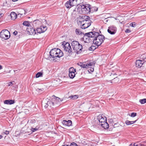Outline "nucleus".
<instances>
[{
  "instance_id": "f257e3e1",
  "label": "nucleus",
  "mask_w": 146,
  "mask_h": 146,
  "mask_svg": "<svg viewBox=\"0 0 146 146\" xmlns=\"http://www.w3.org/2000/svg\"><path fill=\"white\" fill-rule=\"evenodd\" d=\"M50 56L48 58V59L50 60L51 57L52 58L55 57L60 58L63 55L62 51L58 48H54L52 49L50 52Z\"/></svg>"
},
{
  "instance_id": "f03ea898",
  "label": "nucleus",
  "mask_w": 146,
  "mask_h": 146,
  "mask_svg": "<svg viewBox=\"0 0 146 146\" xmlns=\"http://www.w3.org/2000/svg\"><path fill=\"white\" fill-rule=\"evenodd\" d=\"M71 44L74 52H76L78 54L82 52V46L78 41H73L71 42Z\"/></svg>"
},
{
  "instance_id": "7ed1b4c3",
  "label": "nucleus",
  "mask_w": 146,
  "mask_h": 146,
  "mask_svg": "<svg viewBox=\"0 0 146 146\" xmlns=\"http://www.w3.org/2000/svg\"><path fill=\"white\" fill-rule=\"evenodd\" d=\"M62 45L63 46V48L64 50L67 52L69 53V55H71L72 54L73 52L71 46L68 42H66L64 41L62 42Z\"/></svg>"
},
{
  "instance_id": "20e7f679",
  "label": "nucleus",
  "mask_w": 146,
  "mask_h": 146,
  "mask_svg": "<svg viewBox=\"0 0 146 146\" xmlns=\"http://www.w3.org/2000/svg\"><path fill=\"white\" fill-rule=\"evenodd\" d=\"M9 32L6 29L2 31L0 33V37L4 40L8 39L10 37Z\"/></svg>"
},
{
  "instance_id": "39448f33",
  "label": "nucleus",
  "mask_w": 146,
  "mask_h": 146,
  "mask_svg": "<svg viewBox=\"0 0 146 146\" xmlns=\"http://www.w3.org/2000/svg\"><path fill=\"white\" fill-rule=\"evenodd\" d=\"M79 8L81 9L83 13L88 14L90 12V5H82L80 6Z\"/></svg>"
},
{
  "instance_id": "423d86ee",
  "label": "nucleus",
  "mask_w": 146,
  "mask_h": 146,
  "mask_svg": "<svg viewBox=\"0 0 146 146\" xmlns=\"http://www.w3.org/2000/svg\"><path fill=\"white\" fill-rule=\"evenodd\" d=\"M80 26L82 29H85L89 27L91 25L92 22L91 21H80Z\"/></svg>"
},
{
  "instance_id": "0eeeda50",
  "label": "nucleus",
  "mask_w": 146,
  "mask_h": 146,
  "mask_svg": "<svg viewBox=\"0 0 146 146\" xmlns=\"http://www.w3.org/2000/svg\"><path fill=\"white\" fill-rule=\"evenodd\" d=\"M78 64L81 67L85 68H89L93 65H94L95 63L94 62H90L88 64H85L83 63L80 62Z\"/></svg>"
},
{
  "instance_id": "6e6552de",
  "label": "nucleus",
  "mask_w": 146,
  "mask_h": 146,
  "mask_svg": "<svg viewBox=\"0 0 146 146\" xmlns=\"http://www.w3.org/2000/svg\"><path fill=\"white\" fill-rule=\"evenodd\" d=\"M117 28L115 26L112 25L108 27V32L111 35L114 34L116 32Z\"/></svg>"
},
{
  "instance_id": "1a4fd4ad",
  "label": "nucleus",
  "mask_w": 146,
  "mask_h": 146,
  "mask_svg": "<svg viewBox=\"0 0 146 146\" xmlns=\"http://www.w3.org/2000/svg\"><path fill=\"white\" fill-rule=\"evenodd\" d=\"M52 99L53 101L54 106L56 107L58 106L60 104V102L62 101L60 98L55 96H54Z\"/></svg>"
},
{
  "instance_id": "9d476101",
  "label": "nucleus",
  "mask_w": 146,
  "mask_h": 146,
  "mask_svg": "<svg viewBox=\"0 0 146 146\" xmlns=\"http://www.w3.org/2000/svg\"><path fill=\"white\" fill-rule=\"evenodd\" d=\"M98 32L93 31V32H91L86 33L84 35H86L89 38H92L94 37H96V36H97V35H98Z\"/></svg>"
},
{
  "instance_id": "9b49d317",
  "label": "nucleus",
  "mask_w": 146,
  "mask_h": 146,
  "mask_svg": "<svg viewBox=\"0 0 146 146\" xmlns=\"http://www.w3.org/2000/svg\"><path fill=\"white\" fill-rule=\"evenodd\" d=\"M98 119L100 124H102L106 121V118L105 117H104L102 115H99L98 117Z\"/></svg>"
},
{
  "instance_id": "f8f14e48",
  "label": "nucleus",
  "mask_w": 146,
  "mask_h": 146,
  "mask_svg": "<svg viewBox=\"0 0 146 146\" xmlns=\"http://www.w3.org/2000/svg\"><path fill=\"white\" fill-rule=\"evenodd\" d=\"M27 30L31 35H34L36 34L35 29L33 27H28L27 28Z\"/></svg>"
},
{
  "instance_id": "ddd939ff",
  "label": "nucleus",
  "mask_w": 146,
  "mask_h": 146,
  "mask_svg": "<svg viewBox=\"0 0 146 146\" xmlns=\"http://www.w3.org/2000/svg\"><path fill=\"white\" fill-rule=\"evenodd\" d=\"M99 40L98 36L94 37L93 40V43L96 45V46H98L101 44V41H100Z\"/></svg>"
},
{
  "instance_id": "4468645a",
  "label": "nucleus",
  "mask_w": 146,
  "mask_h": 146,
  "mask_svg": "<svg viewBox=\"0 0 146 146\" xmlns=\"http://www.w3.org/2000/svg\"><path fill=\"white\" fill-rule=\"evenodd\" d=\"M145 64L144 62L140 60H136L135 62L136 66V67L138 68L141 67L143 65H144Z\"/></svg>"
},
{
  "instance_id": "2eb2a0df",
  "label": "nucleus",
  "mask_w": 146,
  "mask_h": 146,
  "mask_svg": "<svg viewBox=\"0 0 146 146\" xmlns=\"http://www.w3.org/2000/svg\"><path fill=\"white\" fill-rule=\"evenodd\" d=\"M62 123L64 125L70 126L72 125V121L70 120H63L62 121Z\"/></svg>"
},
{
  "instance_id": "dca6fc26",
  "label": "nucleus",
  "mask_w": 146,
  "mask_h": 146,
  "mask_svg": "<svg viewBox=\"0 0 146 146\" xmlns=\"http://www.w3.org/2000/svg\"><path fill=\"white\" fill-rule=\"evenodd\" d=\"M4 104L8 105H11L15 103V101L12 100H6L4 101Z\"/></svg>"
},
{
  "instance_id": "f3484780",
  "label": "nucleus",
  "mask_w": 146,
  "mask_h": 146,
  "mask_svg": "<svg viewBox=\"0 0 146 146\" xmlns=\"http://www.w3.org/2000/svg\"><path fill=\"white\" fill-rule=\"evenodd\" d=\"M83 40L85 42L89 43L90 42L91 39L86 35H84L83 37Z\"/></svg>"
},
{
  "instance_id": "a211bd4d",
  "label": "nucleus",
  "mask_w": 146,
  "mask_h": 146,
  "mask_svg": "<svg viewBox=\"0 0 146 146\" xmlns=\"http://www.w3.org/2000/svg\"><path fill=\"white\" fill-rule=\"evenodd\" d=\"M98 35L97 36H96V37L98 36V38L99 39L100 41H101V44L104 41V40H105V37L104 35H100L99 33H98Z\"/></svg>"
},
{
  "instance_id": "6ab92c4d",
  "label": "nucleus",
  "mask_w": 146,
  "mask_h": 146,
  "mask_svg": "<svg viewBox=\"0 0 146 146\" xmlns=\"http://www.w3.org/2000/svg\"><path fill=\"white\" fill-rule=\"evenodd\" d=\"M82 20L81 21H91L90 20V18L89 16H83L81 17Z\"/></svg>"
},
{
  "instance_id": "aec40b11",
  "label": "nucleus",
  "mask_w": 146,
  "mask_h": 146,
  "mask_svg": "<svg viewBox=\"0 0 146 146\" xmlns=\"http://www.w3.org/2000/svg\"><path fill=\"white\" fill-rule=\"evenodd\" d=\"M100 125L101 126L105 129H108L109 127V125L108 123L106 122H105V123H103L102 124H100Z\"/></svg>"
},
{
  "instance_id": "412c9836",
  "label": "nucleus",
  "mask_w": 146,
  "mask_h": 146,
  "mask_svg": "<svg viewBox=\"0 0 146 146\" xmlns=\"http://www.w3.org/2000/svg\"><path fill=\"white\" fill-rule=\"evenodd\" d=\"M65 6L67 8H69L71 7V6H73V5L70 3V2L69 1H67L65 4Z\"/></svg>"
},
{
  "instance_id": "4be33fe9",
  "label": "nucleus",
  "mask_w": 146,
  "mask_h": 146,
  "mask_svg": "<svg viewBox=\"0 0 146 146\" xmlns=\"http://www.w3.org/2000/svg\"><path fill=\"white\" fill-rule=\"evenodd\" d=\"M10 16L12 19L14 20L16 18L17 15L15 13L12 12L10 14Z\"/></svg>"
},
{
  "instance_id": "5701e85b",
  "label": "nucleus",
  "mask_w": 146,
  "mask_h": 146,
  "mask_svg": "<svg viewBox=\"0 0 146 146\" xmlns=\"http://www.w3.org/2000/svg\"><path fill=\"white\" fill-rule=\"evenodd\" d=\"M98 9V8L96 7H90V12L92 13L96 11H97Z\"/></svg>"
},
{
  "instance_id": "b1692460",
  "label": "nucleus",
  "mask_w": 146,
  "mask_h": 146,
  "mask_svg": "<svg viewBox=\"0 0 146 146\" xmlns=\"http://www.w3.org/2000/svg\"><path fill=\"white\" fill-rule=\"evenodd\" d=\"M119 79L116 77L115 78H114L111 81V83H117L119 82Z\"/></svg>"
},
{
  "instance_id": "393cba45",
  "label": "nucleus",
  "mask_w": 146,
  "mask_h": 146,
  "mask_svg": "<svg viewBox=\"0 0 146 146\" xmlns=\"http://www.w3.org/2000/svg\"><path fill=\"white\" fill-rule=\"evenodd\" d=\"M140 60H141L142 61L144 62V63L145 64V63L146 62V58L145 56L144 55L141 56L140 57Z\"/></svg>"
},
{
  "instance_id": "a878e982",
  "label": "nucleus",
  "mask_w": 146,
  "mask_h": 146,
  "mask_svg": "<svg viewBox=\"0 0 146 146\" xmlns=\"http://www.w3.org/2000/svg\"><path fill=\"white\" fill-rule=\"evenodd\" d=\"M75 76V72L69 73V76L71 78H73Z\"/></svg>"
},
{
  "instance_id": "bb28decb",
  "label": "nucleus",
  "mask_w": 146,
  "mask_h": 146,
  "mask_svg": "<svg viewBox=\"0 0 146 146\" xmlns=\"http://www.w3.org/2000/svg\"><path fill=\"white\" fill-rule=\"evenodd\" d=\"M40 27L43 33L45 32L47 30V27L46 26H44L43 25H42V26H41Z\"/></svg>"
},
{
  "instance_id": "cd10ccee",
  "label": "nucleus",
  "mask_w": 146,
  "mask_h": 146,
  "mask_svg": "<svg viewBox=\"0 0 146 146\" xmlns=\"http://www.w3.org/2000/svg\"><path fill=\"white\" fill-rule=\"evenodd\" d=\"M98 46H95L92 45L91 47H90L89 48V50H95L96 48H97Z\"/></svg>"
},
{
  "instance_id": "c85d7f7f",
  "label": "nucleus",
  "mask_w": 146,
  "mask_h": 146,
  "mask_svg": "<svg viewBox=\"0 0 146 146\" xmlns=\"http://www.w3.org/2000/svg\"><path fill=\"white\" fill-rule=\"evenodd\" d=\"M75 32L76 34L77 35H80L82 33L80 30L78 29H76Z\"/></svg>"
},
{
  "instance_id": "c756f323",
  "label": "nucleus",
  "mask_w": 146,
  "mask_h": 146,
  "mask_svg": "<svg viewBox=\"0 0 146 146\" xmlns=\"http://www.w3.org/2000/svg\"><path fill=\"white\" fill-rule=\"evenodd\" d=\"M48 105L50 107H52V106H54L53 101L52 99L51 101H49L47 102Z\"/></svg>"
},
{
  "instance_id": "7c9ffc66",
  "label": "nucleus",
  "mask_w": 146,
  "mask_h": 146,
  "mask_svg": "<svg viewBox=\"0 0 146 146\" xmlns=\"http://www.w3.org/2000/svg\"><path fill=\"white\" fill-rule=\"evenodd\" d=\"M69 1L70 2V3L73 5V6H74V5H78V4H79V3H77L75 2V0H69Z\"/></svg>"
},
{
  "instance_id": "2f4dec72",
  "label": "nucleus",
  "mask_w": 146,
  "mask_h": 146,
  "mask_svg": "<svg viewBox=\"0 0 146 146\" xmlns=\"http://www.w3.org/2000/svg\"><path fill=\"white\" fill-rule=\"evenodd\" d=\"M70 99L73 100L76 99L78 97V96L77 95L71 96L69 97Z\"/></svg>"
},
{
  "instance_id": "473e14b6",
  "label": "nucleus",
  "mask_w": 146,
  "mask_h": 146,
  "mask_svg": "<svg viewBox=\"0 0 146 146\" xmlns=\"http://www.w3.org/2000/svg\"><path fill=\"white\" fill-rule=\"evenodd\" d=\"M23 25L24 26L29 27L30 24L29 21H24L23 23Z\"/></svg>"
},
{
  "instance_id": "72a5a7b5",
  "label": "nucleus",
  "mask_w": 146,
  "mask_h": 146,
  "mask_svg": "<svg viewBox=\"0 0 146 146\" xmlns=\"http://www.w3.org/2000/svg\"><path fill=\"white\" fill-rule=\"evenodd\" d=\"M139 102L141 104H143L146 103V99H142L140 100Z\"/></svg>"
},
{
  "instance_id": "f704fd0d",
  "label": "nucleus",
  "mask_w": 146,
  "mask_h": 146,
  "mask_svg": "<svg viewBox=\"0 0 146 146\" xmlns=\"http://www.w3.org/2000/svg\"><path fill=\"white\" fill-rule=\"evenodd\" d=\"M42 75V73L41 72H38L36 75V78H38L40 77Z\"/></svg>"
},
{
  "instance_id": "c9c22d12",
  "label": "nucleus",
  "mask_w": 146,
  "mask_h": 146,
  "mask_svg": "<svg viewBox=\"0 0 146 146\" xmlns=\"http://www.w3.org/2000/svg\"><path fill=\"white\" fill-rule=\"evenodd\" d=\"M76 72V70L74 69V68H73V67L70 68L69 69V73Z\"/></svg>"
},
{
  "instance_id": "e433bc0d",
  "label": "nucleus",
  "mask_w": 146,
  "mask_h": 146,
  "mask_svg": "<svg viewBox=\"0 0 146 146\" xmlns=\"http://www.w3.org/2000/svg\"><path fill=\"white\" fill-rule=\"evenodd\" d=\"M36 31L37 32V33H43L40 27V28H38L36 29Z\"/></svg>"
},
{
  "instance_id": "4c0bfd02",
  "label": "nucleus",
  "mask_w": 146,
  "mask_h": 146,
  "mask_svg": "<svg viewBox=\"0 0 146 146\" xmlns=\"http://www.w3.org/2000/svg\"><path fill=\"white\" fill-rule=\"evenodd\" d=\"M44 90V89L43 88L42 89H39L37 88L36 89V91L38 92V93H41Z\"/></svg>"
},
{
  "instance_id": "58836bf2",
  "label": "nucleus",
  "mask_w": 146,
  "mask_h": 146,
  "mask_svg": "<svg viewBox=\"0 0 146 146\" xmlns=\"http://www.w3.org/2000/svg\"><path fill=\"white\" fill-rule=\"evenodd\" d=\"M137 115V113H136L133 112L131 113L130 116L132 117H134Z\"/></svg>"
},
{
  "instance_id": "ea45409f",
  "label": "nucleus",
  "mask_w": 146,
  "mask_h": 146,
  "mask_svg": "<svg viewBox=\"0 0 146 146\" xmlns=\"http://www.w3.org/2000/svg\"><path fill=\"white\" fill-rule=\"evenodd\" d=\"M45 23H46L49 26H50L52 25L51 23V22H47L46 20H45Z\"/></svg>"
},
{
  "instance_id": "a19ab883",
  "label": "nucleus",
  "mask_w": 146,
  "mask_h": 146,
  "mask_svg": "<svg viewBox=\"0 0 146 146\" xmlns=\"http://www.w3.org/2000/svg\"><path fill=\"white\" fill-rule=\"evenodd\" d=\"M125 123L127 125H130V121L127 120L125 121Z\"/></svg>"
},
{
  "instance_id": "79ce46f5",
  "label": "nucleus",
  "mask_w": 146,
  "mask_h": 146,
  "mask_svg": "<svg viewBox=\"0 0 146 146\" xmlns=\"http://www.w3.org/2000/svg\"><path fill=\"white\" fill-rule=\"evenodd\" d=\"M37 129H37L36 128H32V129H31V130L32 132H34L35 131L37 130Z\"/></svg>"
},
{
  "instance_id": "37998d69",
  "label": "nucleus",
  "mask_w": 146,
  "mask_h": 146,
  "mask_svg": "<svg viewBox=\"0 0 146 146\" xmlns=\"http://www.w3.org/2000/svg\"><path fill=\"white\" fill-rule=\"evenodd\" d=\"M134 23H131L130 24V25L133 27H134L135 25V24H134Z\"/></svg>"
},
{
  "instance_id": "c03bdc74",
  "label": "nucleus",
  "mask_w": 146,
  "mask_h": 146,
  "mask_svg": "<svg viewBox=\"0 0 146 146\" xmlns=\"http://www.w3.org/2000/svg\"><path fill=\"white\" fill-rule=\"evenodd\" d=\"M136 121H137V120H136L134 121H130V124H133L135 123Z\"/></svg>"
},
{
  "instance_id": "a18cd8bd",
  "label": "nucleus",
  "mask_w": 146,
  "mask_h": 146,
  "mask_svg": "<svg viewBox=\"0 0 146 146\" xmlns=\"http://www.w3.org/2000/svg\"><path fill=\"white\" fill-rule=\"evenodd\" d=\"M3 133L5 134L8 135L9 134V131H4Z\"/></svg>"
},
{
  "instance_id": "49530a36",
  "label": "nucleus",
  "mask_w": 146,
  "mask_h": 146,
  "mask_svg": "<svg viewBox=\"0 0 146 146\" xmlns=\"http://www.w3.org/2000/svg\"><path fill=\"white\" fill-rule=\"evenodd\" d=\"M125 32L126 33H129L131 32V31L129 29H127L125 31Z\"/></svg>"
},
{
  "instance_id": "de8ad7c7",
  "label": "nucleus",
  "mask_w": 146,
  "mask_h": 146,
  "mask_svg": "<svg viewBox=\"0 0 146 146\" xmlns=\"http://www.w3.org/2000/svg\"><path fill=\"white\" fill-rule=\"evenodd\" d=\"M17 34V32L16 31H15L13 33V34L15 35H16Z\"/></svg>"
},
{
  "instance_id": "09e8293b",
  "label": "nucleus",
  "mask_w": 146,
  "mask_h": 146,
  "mask_svg": "<svg viewBox=\"0 0 146 146\" xmlns=\"http://www.w3.org/2000/svg\"><path fill=\"white\" fill-rule=\"evenodd\" d=\"M20 70H14V72H19Z\"/></svg>"
},
{
  "instance_id": "8fccbe9b",
  "label": "nucleus",
  "mask_w": 146,
  "mask_h": 146,
  "mask_svg": "<svg viewBox=\"0 0 146 146\" xmlns=\"http://www.w3.org/2000/svg\"><path fill=\"white\" fill-rule=\"evenodd\" d=\"M12 84V82H10L9 83L8 86H10Z\"/></svg>"
},
{
  "instance_id": "3c124183",
  "label": "nucleus",
  "mask_w": 146,
  "mask_h": 146,
  "mask_svg": "<svg viewBox=\"0 0 146 146\" xmlns=\"http://www.w3.org/2000/svg\"><path fill=\"white\" fill-rule=\"evenodd\" d=\"M90 71L92 72H93L94 71V68H91Z\"/></svg>"
},
{
  "instance_id": "603ef678",
  "label": "nucleus",
  "mask_w": 146,
  "mask_h": 146,
  "mask_svg": "<svg viewBox=\"0 0 146 146\" xmlns=\"http://www.w3.org/2000/svg\"><path fill=\"white\" fill-rule=\"evenodd\" d=\"M49 106L48 105V103H47V104H46V105L44 107L45 108H46L48 107V106Z\"/></svg>"
},
{
  "instance_id": "864d4df0",
  "label": "nucleus",
  "mask_w": 146,
  "mask_h": 146,
  "mask_svg": "<svg viewBox=\"0 0 146 146\" xmlns=\"http://www.w3.org/2000/svg\"><path fill=\"white\" fill-rule=\"evenodd\" d=\"M2 68V66L1 65H0V70Z\"/></svg>"
},
{
  "instance_id": "5fc2aeb1",
  "label": "nucleus",
  "mask_w": 146,
  "mask_h": 146,
  "mask_svg": "<svg viewBox=\"0 0 146 146\" xmlns=\"http://www.w3.org/2000/svg\"><path fill=\"white\" fill-rule=\"evenodd\" d=\"M75 9H75L74 10L73 12V13L72 14H73V13H74V14L75 12V11H76ZM72 15H73V14H72Z\"/></svg>"
},
{
  "instance_id": "6e6d98bb",
  "label": "nucleus",
  "mask_w": 146,
  "mask_h": 146,
  "mask_svg": "<svg viewBox=\"0 0 146 146\" xmlns=\"http://www.w3.org/2000/svg\"><path fill=\"white\" fill-rule=\"evenodd\" d=\"M3 136L2 135H0V139H1L3 137Z\"/></svg>"
},
{
  "instance_id": "4d7b16f0",
  "label": "nucleus",
  "mask_w": 146,
  "mask_h": 146,
  "mask_svg": "<svg viewBox=\"0 0 146 146\" xmlns=\"http://www.w3.org/2000/svg\"><path fill=\"white\" fill-rule=\"evenodd\" d=\"M62 146H69V145H63Z\"/></svg>"
},
{
  "instance_id": "13d9d810",
  "label": "nucleus",
  "mask_w": 146,
  "mask_h": 146,
  "mask_svg": "<svg viewBox=\"0 0 146 146\" xmlns=\"http://www.w3.org/2000/svg\"><path fill=\"white\" fill-rule=\"evenodd\" d=\"M17 0H12V1H13L15 2V1H17Z\"/></svg>"
},
{
  "instance_id": "bf43d9fd",
  "label": "nucleus",
  "mask_w": 146,
  "mask_h": 146,
  "mask_svg": "<svg viewBox=\"0 0 146 146\" xmlns=\"http://www.w3.org/2000/svg\"><path fill=\"white\" fill-rule=\"evenodd\" d=\"M129 146H133V145H132V144H131L130 145H129Z\"/></svg>"
},
{
  "instance_id": "052dcab7",
  "label": "nucleus",
  "mask_w": 146,
  "mask_h": 146,
  "mask_svg": "<svg viewBox=\"0 0 146 146\" xmlns=\"http://www.w3.org/2000/svg\"><path fill=\"white\" fill-rule=\"evenodd\" d=\"M145 146H146V145H145Z\"/></svg>"
}]
</instances>
